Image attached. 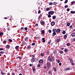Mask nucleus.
<instances>
[{
	"label": "nucleus",
	"mask_w": 75,
	"mask_h": 75,
	"mask_svg": "<svg viewBox=\"0 0 75 75\" xmlns=\"http://www.w3.org/2000/svg\"><path fill=\"white\" fill-rule=\"evenodd\" d=\"M61 31V30L59 29H58L56 30V33H59Z\"/></svg>",
	"instance_id": "obj_10"
},
{
	"label": "nucleus",
	"mask_w": 75,
	"mask_h": 75,
	"mask_svg": "<svg viewBox=\"0 0 75 75\" xmlns=\"http://www.w3.org/2000/svg\"><path fill=\"white\" fill-rule=\"evenodd\" d=\"M18 58L19 59H22V57H18Z\"/></svg>",
	"instance_id": "obj_52"
},
{
	"label": "nucleus",
	"mask_w": 75,
	"mask_h": 75,
	"mask_svg": "<svg viewBox=\"0 0 75 75\" xmlns=\"http://www.w3.org/2000/svg\"><path fill=\"white\" fill-rule=\"evenodd\" d=\"M41 56H42V57H43V56H44V53H41Z\"/></svg>",
	"instance_id": "obj_49"
},
{
	"label": "nucleus",
	"mask_w": 75,
	"mask_h": 75,
	"mask_svg": "<svg viewBox=\"0 0 75 75\" xmlns=\"http://www.w3.org/2000/svg\"><path fill=\"white\" fill-rule=\"evenodd\" d=\"M35 43H33L32 44V45H35Z\"/></svg>",
	"instance_id": "obj_59"
},
{
	"label": "nucleus",
	"mask_w": 75,
	"mask_h": 75,
	"mask_svg": "<svg viewBox=\"0 0 75 75\" xmlns=\"http://www.w3.org/2000/svg\"><path fill=\"white\" fill-rule=\"evenodd\" d=\"M3 50H4V49L3 48H0V51H3Z\"/></svg>",
	"instance_id": "obj_47"
},
{
	"label": "nucleus",
	"mask_w": 75,
	"mask_h": 75,
	"mask_svg": "<svg viewBox=\"0 0 75 75\" xmlns=\"http://www.w3.org/2000/svg\"><path fill=\"white\" fill-rule=\"evenodd\" d=\"M48 32L49 33H51V30L50 29L49 30Z\"/></svg>",
	"instance_id": "obj_42"
},
{
	"label": "nucleus",
	"mask_w": 75,
	"mask_h": 75,
	"mask_svg": "<svg viewBox=\"0 0 75 75\" xmlns=\"http://www.w3.org/2000/svg\"><path fill=\"white\" fill-rule=\"evenodd\" d=\"M27 48H28V49H29V50H30V49H31V46L30 45H28L27 47Z\"/></svg>",
	"instance_id": "obj_16"
},
{
	"label": "nucleus",
	"mask_w": 75,
	"mask_h": 75,
	"mask_svg": "<svg viewBox=\"0 0 75 75\" xmlns=\"http://www.w3.org/2000/svg\"><path fill=\"white\" fill-rule=\"evenodd\" d=\"M57 62V63H59L60 62V60H59V59H58Z\"/></svg>",
	"instance_id": "obj_50"
},
{
	"label": "nucleus",
	"mask_w": 75,
	"mask_h": 75,
	"mask_svg": "<svg viewBox=\"0 0 75 75\" xmlns=\"http://www.w3.org/2000/svg\"><path fill=\"white\" fill-rule=\"evenodd\" d=\"M42 25H44V24H45V22H44V21H42L41 22V23Z\"/></svg>",
	"instance_id": "obj_36"
},
{
	"label": "nucleus",
	"mask_w": 75,
	"mask_h": 75,
	"mask_svg": "<svg viewBox=\"0 0 75 75\" xmlns=\"http://www.w3.org/2000/svg\"><path fill=\"white\" fill-rule=\"evenodd\" d=\"M4 52H3V51H1L0 52V54H4Z\"/></svg>",
	"instance_id": "obj_38"
},
{
	"label": "nucleus",
	"mask_w": 75,
	"mask_h": 75,
	"mask_svg": "<svg viewBox=\"0 0 75 75\" xmlns=\"http://www.w3.org/2000/svg\"><path fill=\"white\" fill-rule=\"evenodd\" d=\"M59 66H61V65H62V63H59Z\"/></svg>",
	"instance_id": "obj_56"
},
{
	"label": "nucleus",
	"mask_w": 75,
	"mask_h": 75,
	"mask_svg": "<svg viewBox=\"0 0 75 75\" xmlns=\"http://www.w3.org/2000/svg\"><path fill=\"white\" fill-rule=\"evenodd\" d=\"M66 45L68 47H69V46L71 45V44L69 43H68Z\"/></svg>",
	"instance_id": "obj_23"
},
{
	"label": "nucleus",
	"mask_w": 75,
	"mask_h": 75,
	"mask_svg": "<svg viewBox=\"0 0 75 75\" xmlns=\"http://www.w3.org/2000/svg\"><path fill=\"white\" fill-rule=\"evenodd\" d=\"M67 11H69L70 10H69V9L68 8L67 9Z\"/></svg>",
	"instance_id": "obj_58"
},
{
	"label": "nucleus",
	"mask_w": 75,
	"mask_h": 75,
	"mask_svg": "<svg viewBox=\"0 0 75 75\" xmlns=\"http://www.w3.org/2000/svg\"><path fill=\"white\" fill-rule=\"evenodd\" d=\"M53 5H56V4H57V2H54L53 3Z\"/></svg>",
	"instance_id": "obj_39"
},
{
	"label": "nucleus",
	"mask_w": 75,
	"mask_h": 75,
	"mask_svg": "<svg viewBox=\"0 0 75 75\" xmlns=\"http://www.w3.org/2000/svg\"><path fill=\"white\" fill-rule=\"evenodd\" d=\"M60 40H61V39L60 38H59L57 39L56 40L57 42H59L60 41Z\"/></svg>",
	"instance_id": "obj_13"
},
{
	"label": "nucleus",
	"mask_w": 75,
	"mask_h": 75,
	"mask_svg": "<svg viewBox=\"0 0 75 75\" xmlns=\"http://www.w3.org/2000/svg\"><path fill=\"white\" fill-rule=\"evenodd\" d=\"M50 52L48 51H47L46 52V53H47V54H49V53H50Z\"/></svg>",
	"instance_id": "obj_41"
},
{
	"label": "nucleus",
	"mask_w": 75,
	"mask_h": 75,
	"mask_svg": "<svg viewBox=\"0 0 75 75\" xmlns=\"http://www.w3.org/2000/svg\"><path fill=\"white\" fill-rule=\"evenodd\" d=\"M1 75H4L5 74V73H3V72H1Z\"/></svg>",
	"instance_id": "obj_51"
},
{
	"label": "nucleus",
	"mask_w": 75,
	"mask_h": 75,
	"mask_svg": "<svg viewBox=\"0 0 75 75\" xmlns=\"http://www.w3.org/2000/svg\"><path fill=\"white\" fill-rule=\"evenodd\" d=\"M54 13V11H49L48 12V14H51V15H53Z\"/></svg>",
	"instance_id": "obj_4"
},
{
	"label": "nucleus",
	"mask_w": 75,
	"mask_h": 75,
	"mask_svg": "<svg viewBox=\"0 0 75 75\" xmlns=\"http://www.w3.org/2000/svg\"><path fill=\"white\" fill-rule=\"evenodd\" d=\"M70 13H71V14H75V11H71L70 12Z\"/></svg>",
	"instance_id": "obj_27"
},
{
	"label": "nucleus",
	"mask_w": 75,
	"mask_h": 75,
	"mask_svg": "<svg viewBox=\"0 0 75 75\" xmlns=\"http://www.w3.org/2000/svg\"><path fill=\"white\" fill-rule=\"evenodd\" d=\"M3 32H1L0 33V37L1 36V35H3Z\"/></svg>",
	"instance_id": "obj_35"
},
{
	"label": "nucleus",
	"mask_w": 75,
	"mask_h": 75,
	"mask_svg": "<svg viewBox=\"0 0 75 75\" xmlns=\"http://www.w3.org/2000/svg\"><path fill=\"white\" fill-rule=\"evenodd\" d=\"M52 31H53V32H57V29H52Z\"/></svg>",
	"instance_id": "obj_17"
},
{
	"label": "nucleus",
	"mask_w": 75,
	"mask_h": 75,
	"mask_svg": "<svg viewBox=\"0 0 75 75\" xmlns=\"http://www.w3.org/2000/svg\"><path fill=\"white\" fill-rule=\"evenodd\" d=\"M67 26H69V25H70V23H68L67 24Z\"/></svg>",
	"instance_id": "obj_40"
},
{
	"label": "nucleus",
	"mask_w": 75,
	"mask_h": 75,
	"mask_svg": "<svg viewBox=\"0 0 75 75\" xmlns=\"http://www.w3.org/2000/svg\"><path fill=\"white\" fill-rule=\"evenodd\" d=\"M53 53L54 54H57V50H53Z\"/></svg>",
	"instance_id": "obj_11"
},
{
	"label": "nucleus",
	"mask_w": 75,
	"mask_h": 75,
	"mask_svg": "<svg viewBox=\"0 0 75 75\" xmlns=\"http://www.w3.org/2000/svg\"><path fill=\"white\" fill-rule=\"evenodd\" d=\"M59 52L60 54H63V53H64L63 51H60Z\"/></svg>",
	"instance_id": "obj_53"
},
{
	"label": "nucleus",
	"mask_w": 75,
	"mask_h": 75,
	"mask_svg": "<svg viewBox=\"0 0 75 75\" xmlns=\"http://www.w3.org/2000/svg\"><path fill=\"white\" fill-rule=\"evenodd\" d=\"M48 74H49V75H52V72H51V71L50 70L49 71H48Z\"/></svg>",
	"instance_id": "obj_14"
},
{
	"label": "nucleus",
	"mask_w": 75,
	"mask_h": 75,
	"mask_svg": "<svg viewBox=\"0 0 75 75\" xmlns=\"http://www.w3.org/2000/svg\"><path fill=\"white\" fill-rule=\"evenodd\" d=\"M68 2V0H66L64 2V3H65V4L67 3Z\"/></svg>",
	"instance_id": "obj_45"
},
{
	"label": "nucleus",
	"mask_w": 75,
	"mask_h": 75,
	"mask_svg": "<svg viewBox=\"0 0 75 75\" xmlns=\"http://www.w3.org/2000/svg\"><path fill=\"white\" fill-rule=\"evenodd\" d=\"M11 18H12V16H11V17H10V21H11V20H12L11 19Z\"/></svg>",
	"instance_id": "obj_57"
},
{
	"label": "nucleus",
	"mask_w": 75,
	"mask_h": 75,
	"mask_svg": "<svg viewBox=\"0 0 75 75\" xmlns=\"http://www.w3.org/2000/svg\"><path fill=\"white\" fill-rule=\"evenodd\" d=\"M36 58H35V55L34 54H33L32 55V59H31V61L32 62H35V61H37Z\"/></svg>",
	"instance_id": "obj_1"
},
{
	"label": "nucleus",
	"mask_w": 75,
	"mask_h": 75,
	"mask_svg": "<svg viewBox=\"0 0 75 75\" xmlns=\"http://www.w3.org/2000/svg\"><path fill=\"white\" fill-rule=\"evenodd\" d=\"M50 8H46V11H49V10H50Z\"/></svg>",
	"instance_id": "obj_22"
},
{
	"label": "nucleus",
	"mask_w": 75,
	"mask_h": 75,
	"mask_svg": "<svg viewBox=\"0 0 75 75\" xmlns=\"http://www.w3.org/2000/svg\"><path fill=\"white\" fill-rule=\"evenodd\" d=\"M69 60L70 61V62L71 63H72V62H73V60H72V59H69Z\"/></svg>",
	"instance_id": "obj_31"
},
{
	"label": "nucleus",
	"mask_w": 75,
	"mask_h": 75,
	"mask_svg": "<svg viewBox=\"0 0 75 75\" xmlns=\"http://www.w3.org/2000/svg\"><path fill=\"white\" fill-rule=\"evenodd\" d=\"M68 50L67 49H65L64 50V52H68Z\"/></svg>",
	"instance_id": "obj_32"
},
{
	"label": "nucleus",
	"mask_w": 75,
	"mask_h": 75,
	"mask_svg": "<svg viewBox=\"0 0 75 75\" xmlns=\"http://www.w3.org/2000/svg\"><path fill=\"white\" fill-rule=\"evenodd\" d=\"M52 19H55V18H56V16H52Z\"/></svg>",
	"instance_id": "obj_26"
},
{
	"label": "nucleus",
	"mask_w": 75,
	"mask_h": 75,
	"mask_svg": "<svg viewBox=\"0 0 75 75\" xmlns=\"http://www.w3.org/2000/svg\"><path fill=\"white\" fill-rule=\"evenodd\" d=\"M56 34H57V33L55 32H54L53 33V35L52 36L54 37V35H55Z\"/></svg>",
	"instance_id": "obj_21"
},
{
	"label": "nucleus",
	"mask_w": 75,
	"mask_h": 75,
	"mask_svg": "<svg viewBox=\"0 0 75 75\" xmlns=\"http://www.w3.org/2000/svg\"><path fill=\"white\" fill-rule=\"evenodd\" d=\"M62 33L63 34H65V33H66V31L65 30H63L62 32Z\"/></svg>",
	"instance_id": "obj_28"
},
{
	"label": "nucleus",
	"mask_w": 75,
	"mask_h": 75,
	"mask_svg": "<svg viewBox=\"0 0 75 75\" xmlns=\"http://www.w3.org/2000/svg\"><path fill=\"white\" fill-rule=\"evenodd\" d=\"M51 25H52V26H53L54 25H55V23L54 22V21H53L51 23Z\"/></svg>",
	"instance_id": "obj_8"
},
{
	"label": "nucleus",
	"mask_w": 75,
	"mask_h": 75,
	"mask_svg": "<svg viewBox=\"0 0 75 75\" xmlns=\"http://www.w3.org/2000/svg\"><path fill=\"white\" fill-rule=\"evenodd\" d=\"M64 7L65 8H67V7H68V5H66Z\"/></svg>",
	"instance_id": "obj_46"
},
{
	"label": "nucleus",
	"mask_w": 75,
	"mask_h": 75,
	"mask_svg": "<svg viewBox=\"0 0 75 75\" xmlns=\"http://www.w3.org/2000/svg\"><path fill=\"white\" fill-rule=\"evenodd\" d=\"M8 41H9V42H13V40H11V39H8Z\"/></svg>",
	"instance_id": "obj_34"
},
{
	"label": "nucleus",
	"mask_w": 75,
	"mask_h": 75,
	"mask_svg": "<svg viewBox=\"0 0 75 75\" xmlns=\"http://www.w3.org/2000/svg\"><path fill=\"white\" fill-rule=\"evenodd\" d=\"M40 13H41V11L39 10V11H38V14H40Z\"/></svg>",
	"instance_id": "obj_54"
},
{
	"label": "nucleus",
	"mask_w": 75,
	"mask_h": 75,
	"mask_svg": "<svg viewBox=\"0 0 75 75\" xmlns=\"http://www.w3.org/2000/svg\"><path fill=\"white\" fill-rule=\"evenodd\" d=\"M64 70L65 71L70 70V68L69 67H67L66 69H65Z\"/></svg>",
	"instance_id": "obj_9"
},
{
	"label": "nucleus",
	"mask_w": 75,
	"mask_h": 75,
	"mask_svg": "<svg viewBox=\"0 0 75 75\" xmlns=\"http://www.w3.org/2000/svg\"><path fill=\"white\" fill-rule=\"evenodd\" d=\"M72 27H73L72 25H71L69 27L70 28H72Z\"/></svg>",
	"instance_id": "obj_55"
},
{
	"label": "nucleus",
	"mask_w": 75,
	"mask_h": 75,
	"mask_svg": "<svg viewBox=\"0 0 75 75\" xmlns=\"http://www.w3.org/2000/svg\"><path fill=\"white\" fill-rule=\"evenodd\" d=\"M39 62L40 64H42V63H43V62H44V60L42 59H40L39 61Z\"/></svg>",
	"instance_id": "obj_6"
},
{
	"label": "nucleus",
	"mask_w": 75,
	"mask_h": 75,
	"mask_svg": "<svg viewBox=\"0 0 75 75\" xmlns=\"http://www.w3.org/2000/svg\"><path fill=\"white\" fill-rule=\"evenodd\" d=\"M27 29H28V28H27V27L25 28V30H27Z\"/></svg>",
	"instance_id": "obj_60"
},
{
	"label": "nucleus",
	"mask_w": 75,
	"mask_h": 75,
	"mask_svg": "<svg viewBox=\"0 0 75 75\" xmlns=\"http://www.w3.org/2000/svg\"><path fill=\"white\" fill-rule=\"evenodd\" d=\"M35 26H38V24L37 23H36L35 24Z\"/></svg>",
	"instance_id": "obj_61"
},
{
	"label": "nucleus",
	"mask_w": 75,
	"mask_h": 75,
	"mask_svg": "<svg viewBox=\"0 0 75 75\" xmlns=\"http://www.w3.org/2000/svg\"><path fill=\"white\" fill-rule=\"evenodd\" d=\"M49 5H52L53 4V3L52 2H50L49 3Z\"/></svg>",
	"instance_id": "obj_37"
},
{
	"label": "nucleus",
	"mask_w": 75,
	"mask_h": 75,
	"mask_svg": "<svg viewBox=\"0 0 75 75\" xmlns=\"http://www.w3.org/2000/svg\"><path fill=\"white\" fill-rule=\"evenodd\" d=\"M24 40L25 42H28V41L29 39L28 37H26L25 38Z\"/></svg>",
	"instance_id": "obj_5"
},
{
	"label": "nucleus",
	"mask_w": 75,
	"mask_h": 75,
	"mask_svg": "<svg viewBox=\"0 0 75 75\" xmlns=\"http://www.w3.org/2000/svg\"><path fill=\"white\" fill-rule=\"evenodd\" d=\"M71 36L72 37H75V33H73L71 34Z\"/></svg>",
	"instance_id": "obj_25"
},
{
	"label": "nucleus",
	"mask_w": 75,
	"mask_h": 75,
	"mask_svg": "<svg viewBox=\"0 0 75 75\" xmlns=\"http://www.w3.org/2000/svg\"><path fill=\"white\" fill-rule=\"evenodd\" d=\"M73 3H75V1L71 2V5H72V4H73Z\"/></svg>",
	"instance_id": "obj_48"
},
{
	"label": "nucleus",
	"mask_w": 75,
	"mask_h": 75,
	"mask_svg": "<svg viewBox=\"0 0 75 75\" xmlns=\"http://www.w3.org/2000/svg\"><path fill=\"white\" fill-rule=\"evenodd\" d=\"M7 29L8 30H10V29H9V28H7Z\"/></svg>",
	"instance_id": "obj_64"
},
{
	"label": "nucleus",
	"mask_w": 75,
	"mask_h": 75,
	"mask_svg": "<svg viewBox=\"0 0 75 75\" xmlns=\"http://www.w3.org/2000/svg\"><path fill=\"white\" fill-rule=\"evenodd\" d=\"M42 42H45V39L44 38H42Z\"/></svg>",
	"instance_id": "obj_24"
},
{
	"label": "nucleus",
	"mask_w": 75,
	"mask_h": 75,
	"mask_svg": "<svg viewBox=\"0 0 75 75\" xmlns=\"http://www.w3.org/2000/svg\"><path fill=\"white\" fill-rule=\"evenodd\" d=\"M37 67L38 68H40V67H41V64H38L37 65Z\"/></svg>",
	"instance_id": "obj_33"
},
{
	"label": "nucleus",
	"mask_w": 75,
	"mask_h": 75,
	"mask_svg": "<svg viewBox=\"0 0 75 75\" xmlns=\"http://www.w3.org/2000/svg\"><path fill=\"white\" fill-rule=\"evenodd\" d=\"M22 44L23 45H25V44H26V42H22Z\"/></svg>",
	"instance_id": "obj_19"
},
{
	"label": "nucleus",
	"mask_w": 75,
	"mask_h": 75,
	"mask_svg": "<svg viewBox=\"0 0 75 75\" xmlns=\"http://www.w3.org/2000/svg\"><path fill=\"white\" fill-rule=\"evenodd\" d=\"M64 38H67V35H65L64 36Z\"/></svg>",
	"instance_id": "obj_29"
},
{
	"label": "nucleus",
	"mask_w": 75,
	"mask_h": 75,
	"mask_svg": "<svg viewBox=\"0 0 75 75\" xmlns=\"http://www.w3.org/2000/svg\"><path fill=\"white\" fill-rule=\"evenodd\" d=\"M18 47H19V46H17L15 47V49L16 50H18Z\"/></svg>",
	"instance_id": "obj_30"
},
{
	"label": "nucleus",
	"mask_w": 75,
	"mask_h": 75,
	"mask_svg": "<svg viewBox=\"0 0 75 75\" xmlns=\"http://www.w3.org/2000/svg\"><path fill=\"white\" fill-rule=\"evenodd\" d=\"M48 60L50 62H52L53 60L52 58L51 57V56H49L48 57Z\"/></svg>",
	"instance_id": "obj_3"
},
{
	"label": "nucleus",
	"mask_w": 75,
	"mask_h": 75,
	"mask_svg": "<svg viewBox=\"0 0 75 75\" xmlns=\"http://www.w3.org/2000/svg\"><path fill=\"white\" fill-rule=\"evenodd\" d=\"M32 68L33 69V71H35L36 69H35V66H32Z\"/></svg>",
	"instance_id": "obj_7"
},
{
	"label": "nucleus",
	"mask_w": 75,
	"mask_h": 75,
	"mask_svg": "<svg viewBox=\"0 0 75 75\" xmlns=\"http://www.w3.org/2000/svg\"><path fill=\"white\" fill-rule=\"evenodd\" d=\"M48 17L49 18H50V17H51V16L50 15V14H49L48 15Z\"/></svg>",
	"instance_id": "obj_43"
},
{
	"label": "nucleus",
	"mask_w": 75,
	"mask_h": 75,
	"mask_svg": "<svg viewBox=\"0 0 75 75\" xmlns=\"http://www.w3.org/2000/svg\"><path fill=\"white\" fill-rule=\"evenodd\" d=\"M51 40H50V41L48 42V45H50L51 44Z\"/></svg>",
	"instance_id": "obj_20"
},
{
	"label": "nucleus",
	"mask_w": 75,
	"mask_h": 75,
	"mask_svg": "<svg viewBox=\"0 0 75 75\" xmlns=\"http://www.w3.org/2000/svg\"><path fill=\"white\" fill-rule=\"evenodd\" d=\"M41 33L42 34H45V31H44V30H42L41 32Z\"/></svg>",
	"instance_id": "obj_15"
},
{
	"label": "nucleus",
	"mask_w": 75,
	"mask_h": 75,
	"mask_svg": "<svg viewBox=\"0 0 75 75\" xmlns=\"http://www.w3.org/2000/svg\"><path fill=\"white\" fill-rule=\"evenodd\" d=\"M46 64H47V68H50V67H51V63L50 62H47L46 63Z\"/></svg>",
	"instance_id": "obj_2"
},
{
	"label": "nucleus",
	"mask_w": 75,
	"mask_h": 75,
	"mask_svg": "<svg viewBox=\"0 0 75 75\" xmlns=\"http://www.w3.org/2000/svg\"><path fill=\"white\" fill-rule=\"evenodd\" d=\"M53 68L54 71H57V68H56V67H53Z\"/></svg>",
	"instance_id": "obj_18"
},
{
	"label": "nucleus",
	"mask_w": 75,
	"mask_h": 75,
	"mask_svg": "<svg viewBox=\"0 0 75 75\" xmlns=\"http://www.w3.org/2000/svg\"><path fill=\"white\" fill-rule=\"evenodd\" d=\"M29 66L30 67H32V64H29Z\"/></svg>",
	"instance_id": "obj_63"
},
{
	"label": "nucleus",
	"mask_w": 75,
	"mask_h": 75,
	"mask_svg": "<svg viewBox=\"0 0 75 75\" xmlns=\"http://www.w3.org/2000/svg\"><path fill=\"white\" fill-rule=\"evenodd\" d=\"M44 69H46L47 68V66L44 67Z\"/></svg>",
	"instance_id": "obj_62"
},
{
	"label": "nucleus",
	"mask_w": 75,
	"mask_h": 75,
	"mask_svg": "<svg viewBox=\"0 0 75 75\" xmlns=\"http://www.w3.org/2000/svg\"><path fill=\"white\" fill-rule=\"evenodd\" d=\"M10 47V46L8 45H7L6 46V48H8V49H9Z\"/></svg>",
	"instance_id": "obj_12"
},
{
	"label": "nucleus",
	"mask_w": 75,
	"mask_h": 75,
	"mask_svg": "<svg viewBox=\"0 0 75 75\" xmlns=\"http://www.w3.org/2000/svg\"><path fill=\"white\" fill-rule=\"evenodd\" d=\"M6 42H6V40L4 41L3 42V43H4V44H6Z\"/></svg>",
	"instance_id": "obj_44"
}]
</instances>
